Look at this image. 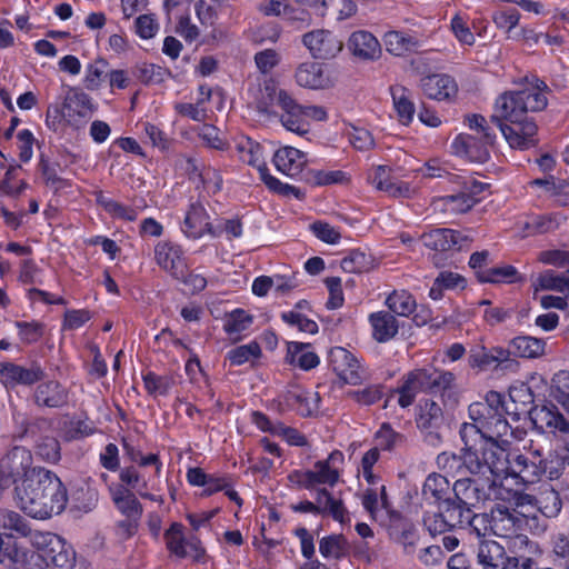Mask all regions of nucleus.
Masks as SVG:
<instances>
[{
    "label": "nucleus",
    "instance_id": "26",
    "mask_svg": "<svg viewBox=\"0 0 569 569\" xmlns=\"http://www.w3.org/2000/svg\"><path fill=\"white\" fill-rule=\"evenodd\" d=\"M499 395L501 397V402L498 406V410L503 420H507L505 415L517 420L520 413L526 411L525 407L533 401V395L530 388L523 382H517L509 388V399L515 405L512 410L509 408V405L503 401L502 395ZM493 408H497V405H493Z\"/></svg>",
    "mask_w": 569,
    "mask_h": 569
},
{
    "label": "nucleus",
    "instance_id": "57",
    "mask_svg": "<svg viewBox=\"0 0 569 569\" xmlns=\"http://www.w3.org/2000/svg\"><path fill=\"white\" fill-rule=\"evenodd\" d=\"M319 551L325 558H340L347 552V543L342 536L332 535L320 540Z\"/></svg>",
    "mask_w": 569,
    "mask_h": 569
},
{
    "label": "nucleus",
    "instance_id": "64",
    "mask_svg": "<svg viewBox=\"0 0 569 569\" xmlns=\"http://www.w3.org/2000/svg\"><path fill=\"white\" fill-rule=\"evenodd\" d=\"M37 455L49 462H57L60 459V445L51 437L43 438L37 446Z\"/></svg>",
    "mask_w": 569,
    "mask_h": 569
},
{
    "label": "nucleus",
    "instance_id": "55",
    "mask_svg": "<svg viewBox=\"0 0 569 569\" xmlns=\"http://www.w3.org/2000/svg\"><path fill=\"white\" fill-rule=\"evenodd\" d=\"M519 20L520 13L516 9L499 10L492 14L496 27L505 31L510 39L516 38L512 30L518 26Z\"/></svg>",
    "mask_w": 569,
    "mask_h": 569
},
{
    "label": "nucleus",
    "instance_id": "6",
    "mask_svg": "<svg viewBox=\"0 0 569 569\" xmlns=\"http://www.w3.org/2000/svg\"><path fill=\"white\" fill-rule=\"evenodd\" d=\"M236 149L239 159L259 172L260 179L269 190L282 196L293 197L296 199H301L303 197V193L300 189L296 188L295 186L283 183L278 178L269 173L266 161L267 152L264 147L259 142L253 141L248 137H241L237 141Z\"/></svg>",
    "mask_w": 569,
    "mask_h": 569
},
{
    "label": "nucleus",
    "instance_id": "61",
    "mask_svg": "<svg viewBox=\"0 0 569 569\" xmlns=\"http://www.w3.org/2000/svg\"><path fill=\"white\" fill-rule=\"evenodd\" d=\"M296 410L301 416H311L319 409V396L313 391H299L296 395Z\"/></svg>",
    "mask_w": 569,
    "mask_h": 569
},
{
    "label": "nucleus",
    "instance_id": "14",
    "mask_svg": "<svg viewBox=\"0 0 569 569\" xmlns=\"http://www.w3.org/2000/svg\"><path fill=\"white\" fill-rule=\"evenodd\" d=\"M512 149L525 150L537 143V126L531 119L497 123Z\"/></svg>",
    "mask_w": 569,
    "mask_h": 569
},
{
    "label": "nucleus",
    "instance_id": "41",
    "mask_svg": "<svg viewBox=\"0 0 569 569\" xmlns=\"http://www.w3.org/2000/svg\"><path fill=\"white\" fill-rule=\"evenodd\" d=\"M449 489V481L446 477L432 473L426 479L422 491L427 499H433L440 507H447Z\"/></svg>",
    "mask_w": 569,
    "mask_h": 569
},
{
    "label": "nucleus",
    "instance_id": "59",
    "mask_svg": "<svg viewBox=\"0 0 569 569\" xmlns=\"http://www.w3.org/2000/svg\"><path fill=\"white\" fill-rule=\"evenodd\" d=\"M441 417V408L433 401H425L419 407L417 423L420 428L432 427Z\"/></svg>",
    "mask_w": 569,
    "mask_h": 569
},
{
    "label": "nucleus",
    "instance_id": "45",
    "mask_svg": "<svg viewBox=\"0 0 569 569\" xmlns=\"http://www.w3.org/2000/svg\"><path fill=\"white\" fill-rule=\"evenodd\" d=\"M36 400L47 407H59L66 400V393L58 382L50 381L38 387Z\"/></svg>",
    "mask_w": 569,
    "mask_h": 569
},
{
    "label": "nucleus",
    "instance_id": "33",
    "mask_svg": "<svg viewBox=\"0 0 569 569\" xmlns=\"http://www.w3.org/2000/svg\"><path fill=\"white\" fill-rule=\"evenodd\" d=\"M369 323L372 330V337L378 342L391 340L398 332V322L396 318L386 312L377 311L369 316Z\"/></svg>",
    "mask_w": 569,
    "mask_h": 569
},
{
    "label": "nucleus",
    "instance_id": "7",
    "mask_svg": "<svg viewBox=\"0 0 569 569\" xmlns=\"http://www.w3.org/2000/svg\"><path fill=\"white\" fill-rule=\"evenodd\" d=\"M343 465L345 455L335 450L327 459L317 461L312 469L293 471L289 475V480L307 490H313L319 485L333 487L340 479Z\"/></svg>",
    "mask_w": 569,
    "mask_h": 569
},
{
    "label": "nucleus",
    "instance_id": "51",
    "mask_svg": "<svg viewBox=\"0 0 569 569\" xmlns=\"http://www.w3.org/2000/svg\"><path fill=\"white\" fill-rule=\"evenodd\" d=\"M107 66L104 59H97L86 66L83 84L88 90L94 91L101 87Z\"/></svg>",
    "mask_w": 569,
    "mask_h": 569
},
{
    "label": "nucleus",
    "instance_id": "32",
    "mask_svg": "<svg viewBox=\"0 0 569 569\" xmlns=\"http://www.w3.org/2000/svg\"><path fill=\"white\" fill-rule=\"evenodd\" d=\"M382 41L386 50L396 57H405L413 52L419 44L415 37L399 30H390L386 32Z\"/></svg>",
    "mask_w": 569,
    "mask_h": 569
},
{
    "label": "nucleus",
    "instance_id": "40",
    "mask_svg": "<svg viewBox=\"0 0 569 569\" xmlns=\"http://www.w3.org/2000/svg\"><path fill=\"white\" fill-rule=\"evenodd\" d=\"M532 288L533 295L541 290H553L567 293L569 297V277H561L552 270H546L532 280Z\"/></svg>",
    "mask_w": 569,
    "mask_h": 569
},
{
    "label": "nucleus",
    "instance_id": "11",
    "mask_svg": "<svg viewBox=\"0 0 569 569\" xmlns=\"http://www.w3.org/2000/svg\"><path fill=\"white\" fill-rule=\"evenodd\" d=\"M526 558L509 556L503 546L495 540H481L476 551V561L481 569H517Z\"/></svg>",
    "mask_w": 569,
    "mask_h": 569
},
{
    "label": "nucleus",
    "instance_id": "38",
    "mask_svg": "<svg viewBox=\"0 0 569 569\" xmlns=\"http://www.w3.org/2000/svg\"><path fill=\"white\" fill-rule=\"evenodd\" d=\"M391 94L398 121L402 126H409L416 113L415 104L409 93L405 88L397 86L391 89Z\"/></svg>",
    "mask_w": 569,
    "mask_h": 569
},
{
    "label": "nucleus",
    "instance_id": "39",
    "mask_svg": "<svg viewBox=\"0 0 569 569\" xmlns=\"http://www.w3.org/2000/svg\"><path fill=\"white\" fill-rule=\"evenodd\" d=\"M477 278L481 282L490 283H515L522 281V277L517 269L509 264L486 268L477 271Z\"/></svg>",
    "mask_w": 569,
    "mask_h": 569
},
{
    "label": "nucleus",
    "instance_id": "46",
    "mask_svg": "<svg viewBox=\"0 0 569 569\" xmlns=\"http://www.w3.org/2000/svg\"><path fill=\"white\" fill-rule=\"evenodd\" d=\"M563 217L560 213H550L546 216H539L530 218L523 222L527 230L526 234L535 232H548L558 228L563 221Z\"/></svg>",
    "mask_w": 569,
    "mask_h": 569
},
{
    "label": "nucleus",
    "instance_id": "28",
    "mask_svg": "<svg viewBox=\"0 0 569 569\" xmlns=\"http://www.w3.org/2000/svg\"><path fill=\"white\" fill-rule=\"evenodd\" d=\"M455 500L447 503V507L453 509H472L482 500V495L476 482L471 479H459L453 485Z\"/></svg>",
    "mask_w": 569,
    "mask_h": 569
},
{
    "label": "nucleus",
    "instance_id": "37",
    "mask_svg": "<svg viewBox=\"0 0 569 569\" xmlns=\"http://www.w3.org/2000/svg\"><path fill=\"white\" fill-rule=\"evenodd\" d=\"M466 286L467 281L461 274L451 271H442L435 279L429 291V297L432 300H440L445 290H462Z\"/></svg>",
    "mask_w": 569,
    "mask_h": 569
},
{
    "label": "nucleus",
    "instance_id": "62",
    "mask_svg": "<svg viewBox=\"0 0 569 569\" xmlns=\"http://www.w3.org/2000/svg\"><path fill=\"white\" fill-rule=\"evenodd\" d=\"M401 435L396 432L390 425L383 423L376 432V448H378V450H391L401 441Z\"/></svg>",
    "mask_w": 569,
    "mask_h": 569
},
{
    "label": "nucleus",
    "instance_id": "42",
    "mask_svg": "<svg viewBox=\"0 0 569 569\" xmlns=\"http://www.w3.org/2000/svg\"><path fill=\"white\" fill-rule=\"evenodd\" d=\"M546 342L541 339L522 336L510 342L511 352L517 357L538 358L545 353Z\"/></svg>",
    "mask_w": 569,
    "mask_h": 569
},
{
    "label": "nucleus",
    "instance_id": "54",
    "mask_svg": "<svg viewBox=\"0 0 569 569\" xmlns=\"http://www.w3.org/2000/svg\"><path fill=\"white\" fill-rule=\"evenodd\" d=\"M450 30L461 46L471 47L475 44L476 37L469 27L468 20L463 16L456 14L451 18Z\"/></svg>",
    "mask_w": 569,
    "mask_h": 569
},
{
    "label": "nucleus",
    "instance_id": "2",
    "mask_svg": "<svg viewBox=\"0 0 569 569\" xmlns=\"http://www.w3.org/2000/svg\"><path fill=\"white\" fill-rule=\"evenodd\" d=\"M4 477L1 492L13 485L17 506L34 519H48L61 513L68 502V493L61 479L42 467H32V456L22 447L13 448L0 462Z\"/></svg>",
    "mask_w": 569,
    "mask_h": 569
},
{
    "label": "nucleus",
    "instance_id": "63",
    "mask_svg": "<svg viewBox=\"0 0 569 569\" xmlns=\"http://www.w3.org/2000/svg\"><path fill=\"white\" fill-rule=\"evenodd\" d=\"M326 10H330L337 20H346L356 14L357 6L352 0H327Z\"/></svg>",
    "mask_w": 569,
    "mask_h": 569
},
{
    "label": "nucleus",
    "instance_id": "31",
    "mask_svg": "<svg viewBox=\"0 0 569 569\" xmlns=\"http://www.w3.org/2000/svg\"><path fill=\"white\" fill-rule=\"evenodd\" d=\"M286 360L289 365L302 370L316 368L320 359L309 343L297 341L288 342Z\"/></svg>",
    "mask_w": 569,
    "mask_h": 569
},
{
    "label": "nucleus",
    "instance_id": "52",
    "mask_svg": "<svg viewBox=\"0 0 569 569\" xmlns=\"http://www.w3.org/2000/svg\"><path fill=\"white\" fill-rule=\"evenodd\" d=\"M550 395L569 412V371H559L555 375Z\"/></svg>",
    "mask_w": 569,
    "mask_h": 569
},
{
    "label": "nucleus",
    "instance_id": "12",
    "mask_svg": "<svg viewBox=\"0 0 569 569\" xmlns=\"http://www.w3.org/2000/svg\"><path fill=\"white\" fill-rule=\"evenodd\" d=\"M530 420L540 433H569V422L552 403L535 406L530 410Z\"/></svg>",
    "mask_w": 569,
    "mask_h": 569
},
{
    "label": "nucleus",
    "instance_id": "3",
    "mask_svg": "<svg viewBox=\"0 0 569 569\" xmlns=\"http://www.w3.org/2000/svg\"><path fill=\"white\" fill-rule=\"evenodd\" d=\"M277 103L283 113L281 114L282 126L293 133L303 136L309 132L312 122L328 120V111L322 106H302L293 97L282 89H277L273 83H266L261 90V97L257 100V110L261 113H272V106Z\"/></svg>",
    "mask_w": 569,
    "mask_h": 569
},
{
    "label": "nucleus",
    "instance_id": "34",
    "mask_svg": "<svg viewBox=\"0 0 569 569\" xmlns=\"http://www.w3.org/2000/svg\"><path fill=\"white\" fill-rule=\"evenodd\" d=\"M112 501L118 510L131 519H139L142 512L141 506L134 495L121 485L110 487Z\"/></svg>",
    "mask_w": 569,
    "mask_h": 569
},
{
    "label": "nucleus",
    "instance_id": "53",
    "mask_svg": "<svg viewBox=\"0 0 569 569\" xmlns=\"http://www.w3.org/2000/svg\"><path fill=\"white\" fill-rule=\"evenodd\" d=\"M159 30L160 24L153 13L140 14L134 20V32L142 40L154 38Z\"/></svg>",
    "mask_w": 569,
    "mask_h": 569
},
{
    "label": "nucleus",
    "instance_id": "16",
    "mask_svg": "<svg viewBox=\"0 0 569 569\" xmlns=\"http://www.w3.org/2000/svg\"><path fill=\"white\" fill-rule=\"evenodd\" d=\"M302 43L315 59H331L342 50V42L338 37L323 29L306 33Z\"/></svg>",
    "mask_w": 569,
    "mask_h": 569
},
{
    "label": "nucleus",
    "instance_id": "8",
    "mask_svg": "<svg viewBox=\"0 0 569 569\" xmlns=\"http://www.w3.org/2000/svg\"><path fill=\"white\" fill-rule=\"evenodd\" d=\"M295 83L302 89L325 91L337 83V73L333 68L317 61L299 63L293 73Z\"/></svg>",
    "mask_w": 569,
    "mask_h": 569
},
{
    "label": "nucleus",
    "instance_id": "15",
    "mask_svg": "<svg viewBox=\"0 0 569 569\" xmlns=\"http://www.w3.org/2000/svg\"><path fill=\"white\" fill-rule=\"evenodd\" d=\"M437 383L438 377L435 371L429 369L412 370L406 376L401 387L397 390L399 406L402 408L409 407L420 391Z\"/></svg>",
    "mask_w": 569,
    "mask_h": 569
},
{
    "label": "nucleus",
    "instance_id": "5",
    "mask_svg": "<svg viewBox=\"0 0 569 569\" xmlns=\"http://www.w3.org/2000/svg\"><path fill=\"white\" fill-rule=\"evenodd\" d=\"M547 103L545 84L508 91L497 98L492 120L497 123L527 120L528 112L543 110Z\"/></svg>",
    "mask_w": 569,
    "mask_h": 569
},
{
    "label": "nucleus",
    "instance_id": "36",
    "mask_svg": "<svg viewBox=\"0 0 569 569\" xmlns=\"http://www.w3.org/2000/svg\"><path fill=\"white\" fill-rule=\"evenodd\" d=\"M253 322V316L243 309L229 312L223 322L226 333L233 340H239Z\"/></svg>",
    "mask_w": 569,
    "mask_h": 569
},
{
    "label": "nucleus",
    "instance_id": "27",
    "mask_svg": "<svg viewBox=\"0 0 569 569\" xmlns=\"http://www.w3.org/2000/svg\"><path fill=\"white\" fill-rule=\"evenodd\" d=\"M29 545L19 543L11 533H0V563L26 569Z\"/></svg>",
    "mask_w": 569,
    "mask_h": 569
},
{
    "label": "nucleus",
    "instance_id": "47",
    "mask_svg": "<svg viewBox=\"0 0 569 569\" xmlns=\"http://www.w3.org/2000/svg\"><path fill=\"white\" fill-rule=\"evenodd\" d=\"M261 356V348L258 342L250 341L247 345L238 346L227 353V359L233 366H241L258 359Z\"/></svg>",
    "mask_w": 569,
    "mask_h": 569
},
{
    "label": "nucleus",
    "instance_id": "35",
    "mask_svg": "<svg viewBox=\"0 0 569 569\" xmlns=\"http://www.w3.org/2000/svg\"><path fill=\"white\" fill-rule=\"evenodd\" d=\"M532 186L542 189V193L550 198L559 206L569 204V181L555 177L546 179H536L531 182Z\"/></svg>",
    "mask_w": 569,
    "mask_h": 569
},
{
    "label": "nucleus",
    "instance_id": "17",
    "mask_svg": "<svg viewBox=\"0 0 569 569\" xmlns=\"http://www.w3.org/2000/svg\"><path fill=\"white\" fill-rule=\"evenodd\" d=\"M332 370L345 383L358 385L362 380V369L358 359L347 349L335 347L329 352Z\"/></svg>",
    "mask_w": 569,
    "mask_h": 569
},
{
    "label": "nucleus",
    "instance_id": "43",
    "mask_svg": "<svg viewBox=\"0 0 569 569\" xmlns=\"http://www.w3.org/2000/svg\"><path fill=\"white\" fill-rule=\"evenodd\" d=\"M446 511V516L441 512L427 513L423 518L426 528L431 535H440L449 530L451 527L458 525V513H452L449 507H440Z\"/></svg>",
    "mask_w": 569,
    "mask_h": 569
},
{
    "label": "nucleus",
    "instance_id": "10",
    "mask_svg": "<svg viewBox=\"0 0 569 569\" xmlns=\"http://www.w3.org/2000/svg\"><path fill=\"white\" fill-rule=\"evenodd\" d=\"M452 513H458L457 523L459 526H470L478 537H485L489 533L505 536L508 532L502 528V525H506L502 506H497L492 510L491 518L487 513H473L472 509H461L459 507H455Z\"/></svg>",
    "mask_w": 569,
    "mask_h": 569
},
{
    "label": "nucleus",
    "instance_id": "22",
    "mask_svg": "<svg viewBox=\"0 0 569 569\" xmlns=\"http://www.w3.org/2000/svg\"><path fill=\"white\" fill-rule=\"evenodd\" d=\"M347 48L353 57L365 61L376 60L381 53L379 40L367 30L353 31L348 38Z\"/></svg>",
    "mask_w": 569,
    "mask_h": 569
},
{
    "label": "nucleus",
    "instance_id": "23",
    "mask_svg": "<svg viewBox=\"0 0 569 569\" xmlns=\"http://www.w3.org/2000/svg\"><path fill=\"white\" fill-rule=\"evenodd\" d=\"M422 92L430 99L437 101H449L456 98L458 84L456 80L448 74H430L421 79Z\"/></svg>",
    "mask_w": 569,
    "mask_h": 569
},
{
    "label": "nucleus",
    "instance_id": "50",
    "mask_svg": "<svg viewBox=\"0 0 569 569\" xmlns=\"http://www.w3.org/2000/svg\"><path fill=\"white\" fill-rule=\"evenodd\" d=\"M166 545L168 550L179 558H186L187 551L184 545L187 539L183 536L182 526L178 522H173L164 533Z\"/></svg>",
    "mask_w": 569,
    "mask_h": 569
},
{
    "label": "nucleus",
    "instance_id": "56",
    "mask_svg": "<svg viewBox=\"0 0 569 569\" xmlns=\"http://www.w3.org/2000/svg\"><path fill=\"white\" fill-rule=\"evenodd\" d=\"M412 158L407 157L405 159V167L413 173L420 174L422 178H440L446 172V168L442 166L439 159L433 158L426 161L422 166L415 168L412 166Z\"/></svg>",
    "mask_w": 569,
    "mask_h": 569
},
{
    "label": "nucleus",
    "instance_id": "44",
    "mask_svg": "<svg viewBox=\"0 0 569 569\" xmlns=\"http://www.w3.org/2000/svg\"><path fill=\"white\" fill-rule=\"evenodd\" d=\"M387 307L400 317L410 316L417 308L413 296L406 290H395L386 299Z\"/></svg>",
    "mask_w": 569,
    "mask_h": 569
},
{
    "label": "nucleus",
    "instance_id": "13",
    "mask_svg": "<svg viewBox=\"0 0 569 569\" xmlns=\"http://www.w3.org/2000/svg\"><path fill=\"white\" fill-rule=\"evenodd\" d=\"M538 499L527 493H516L512 499L511 508L502 506L505 511V523L502 528L510 531L515 528H520L528 519H535L540 512L538 507Z\"/></svg>",
    "mask_w": 569,
    "mask_h": 569
},
{
    "label": "nucleus",
    "instance_id": "30",
    "mask_svg": "<svg viewBox=\"0 0 569 569\" xmlns=\"http://www.w3.org/2000/svg\"><path fill=\"white\" fill-rule=\"evenodd\" d=\"M93 110V104L90 97L78 90L70 89L64 98L62 106V116L71 122L76 118H84L89 116Z\"/></svg>",
    "mask_w": 569,
    "mask_h": 569
},
{
    "label": "nucleus",
    "instance_id": "21",
    "mask_svg": "<svg viewBox=\"0 0 569 569\" xmlns=\"http://www.w3.org/2000/svg\"><path fill=\"white\" fill-rule=\"evenodd\" d=\"M481 190L480 183L465 181L461 192L438 198L435 201V206L451 213H463L476 204L478 200L475 196Z\"/></svg>",
    "mask_w": 569,
    "mask_h": 569
},
{
    "label": "nucleus",
    "instance_id": "49",
    "mask_svg": "<svg viewBox=\"0 0 569 569\" xmlns=\"http://www.w3.org/2000/svg\"><path fill=\"white\" fill-rule=\"evenodd\" d=\"M538 499V507L542 515L549 518L557 517L562 508L561 499L551 487L545 488Z\"/></svg>",
    "mask_w": 569,
    "mask_h": 569
},
{
    "label": "nucleus",
    "instance_id": "24",
    "mask_svg": "<svg viewBox=\"0 0 569 569\" xmlns=\"http://www.w3.org/2000/svg\"><path fill=\"white\" fill-rule=\"evenodd\" d=\"M182 233L189 239H200L212 232V224L206 208L201 203H192L181 226Z\"/></svg>",
    "mask_w": 569,
    "mask_h": 569
},
{
    "label": "nucleus",
    "instance_id": "20",
    "mask_svg": "<svg viewBox=\"0 0 569 569\" xmlns=\"http://www.w3.org/2000/svg\"><path fill=\"white\" fill-rule=\"evenodd\" d=\"M422 242L435 251L446 252L468 247L470 238L452 229H436L423 233Z\"/></svg>",
    "mask_w": 569,
    "mask_h": 569
},
{
    "label": "nucleus",
    "instance_id": "18",
    "mask_svg": "<svg viewBox=\"0 0 569 569\" xmlns=\"http://www.w3.org/2000/svg\"><path fill=\"white\" fill-rule=\"evenodd\" d=\"M154 260L173 278H183L188 269L181 247L169 241H160L156 244Z\"/></svg>",
    "mask_w": 569,
    "mask_h": 569
},
{
    "label": "nucleus",
    "instance_id": "60",
    "mask_svg": "<svg viewBox=\"0 0 569 569\" xmlns=\"http://www.w3.org/2000/svg\"><path fill=\"white\" fill-rule=\"evenodd\" d=\"M0 526L3 527L4 529L17 532L22 537H26L27 543L29 545V537L32 532L28 528L27 522L19 513L9 511L2 515L0 518Z\"/></svg>",
    "mask_w": 569,
    "mask_h": 569
},
{
    "label": "nucleus",
    "instance_id": "1",
    "mask_svg": "<svg viewBox=\"0 0 569 569\" xmlns=\"http://www.w3.org/2000/svg\"><path fill=\"white\" fill-rule=\"evenodd\" d=\"M501 397L490 391L483 402L469 407L472 422L463 423L460 436L465 443L462 461L470 473L479 475L489 483L515 478L522 483H533L541 478L542 451L532 445L522 451L509 452L508 437L513 432L508 420H503L497 408Z\"/></svg>",
    "mask_w": 569,
    "mask_h": 569
},
{
    "label": "nucleus",
    "instance_id": "25",
    "mask_svg": "<svg viewBox=\"0 0 569 569\" xmlns=\"http://www.w3.org/2000/svg\"><path fill=\"white\" fill-rule=\"evenodd\" d=\"M307 163V154L290 146L279 148L273 154L276 169L290 178L298 177L303 171Z\"/></svg>",
    "mask_w": 569,
    "mask_h": 569
},
{
    "label": "nucleus",
    "instance_id": "9",
    "mask_svg": "<svg viewBox=\"0 0 569 569\" xmlns=\"http://www.w3.org/2000/svg\"><path fill=\"white\" fill-rule=\"evenodd\" d=\"M296 512H308L312 515L330 516L340 525H350V513L343 501L335 497L327 489H316L315 502L305 500L292 506Z\"/></svg>",
    "mask_w": 569,
    "mask_h": 569
},
{
    "label": "nucleus",
    "instance_id": "58",
    "mask_svg": "<svg viewBox=\"0 0 569 569\" xmlns=\"http://www.w3.org/2000/svg\"><path fill=\"white\" fill-rule=\"evenodd\" d=\"M346 134L350 143L358 150H368L375 143L370 131L362 127L350 124L346 129Z\"/></svg>",
    "mask_w": 569,
    "mask_h": 569
},
{
    "label": "nucleus",
    "instance_id": "29",
    "mask_svg": "<svg viewBox=\"0 0 569 569\" xmlns=\"http://www.w3.org/2000/svg\"><path fill=\"white\" fill-rule=\"evenodd\" d=\"M41 371L38 368L26 369L13 363H0V382L6 388L18 385H31L40 379Z\"/></svg>",
    "mask_w": 569,
    "mask_h": 569
},
{
    "label": "nucleus",
    "instance_id": "48",
    "mask_svg": "<svg viewBox=\"0 0 569 569\" xmlns=\"http://www.w3.org/2000/svg\"><path fill=\"white\" fill-rule=\"evenodd\" d=\"M97 201L110 216L116 219L134 221L138 217V211L136 209L119 203L102 194L98 196Z\"/></svg>",
    "mask_w": 569,
    "mask_h": 569
},
{
    "label": "nucleus",
    "instance_id": "4",
    "mask_svg": "<svg viewBox=\"0 0 569 569\" xmlns=\"http://www.w3.org/2000/svg\"><path fill=\"white\" fill-rule=\"evenodd\" d=\"M76 562V550L62 537L48 531L30 535L26 569H73Z\"/></svg>",
    "mask_w": 569,
    "mask_h": 569
},
{
    "label": "nucleus",
    "instance_id": "19",
    "mask_svg": "<svg viewBox=\"0 0 569 569\" xmlns=\"http://www.w3.org/2000/svg\"><path fill=\"white\" fill-rule=\"evenodd\" d=\"M479 137L466 133L458 134L451 142V152L470 162L483 163L489 159L488 147L486 140L479 141Z\"/></svg>",
    "mask_w": 569,
    "mask_h": 569
}]
</instances>
